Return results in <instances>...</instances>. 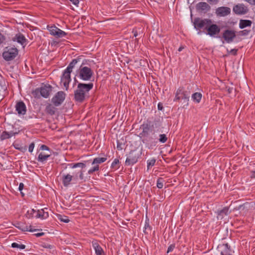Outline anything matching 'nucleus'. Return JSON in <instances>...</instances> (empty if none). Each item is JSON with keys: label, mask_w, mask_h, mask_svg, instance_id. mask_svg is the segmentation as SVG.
<instances>
[{"label": "nucleus", "mask_w": 255, "mask_h": 255, "mask_svg": "<svg viewBox=\"0 0 255 255\" xmlns=\"http://www.w3.org/2000/svg\"><path fill=\"white\" fill-rule=\"evenodd\" d=\"M247 1L252 5H255V0H247Z\"/></svg>", "instance_id": "56"}, {"label": "nucleus", "mask_w": 255, "mask_h": 255, "mask_svg": "<svg viewBox=\"0 0 255 255\" xmlns=\"http://www.w3.org/2000/svg\"><path fill=\"white\" fill-rule=\"evenodd\" d=\"M157 137L155 134V132H153L151 133L142 137V142L150 146H155L157 141L156 140Z\"/></svg>", "instance_id": "10"}, {"label": "nucleus", "mask_w": 255, "mask_h": 255, "mask_svg": "<svg viewBox=\"0 0 255 255\" xmlns=\"http://www.w3.org/2000/svg\"><path fill=\"white\" fill-rule=\"evenodd\" d=\"M42 247L44 248H46V249H53V246L51 245H50V244H44L43 245H42Z\"/></svg>", "instance_id": "45"}, {"label": "nucleus", "mask_w": 255, "mask_h": 255, "mask_svg": "<svg viewBox=\"0 0 255 255\" xmlns=\"http://www.w3.org/2000/svg\"><path fill=\"white\" fill-rule=\"evenodd\" d=\"M57 217L59 220H60L61 222H62L64 223H67L70 221L68 217H67L66 216L62 215L60 214H57Z\"/></svg>", "instance_id": "33"}, {"label": "nucleus", "mask_w": 255, "mask_h": 255, "mask_svg": "<svg viewBox=\"0 0 255 255\" xmlns=\"http://www.w3.org/2000/svg\"><path fill=\"white\" fill-rule=\"evenodd\" d=\"M251 177L252 178L255 177V171H253L251 172Z\"/></svg>", "instance_id": "59"}, {"label": "nucleus", "mask_w": 255, "mask_h": 255, "mask_svg": "<svg viewBox=\"0 0 255 255\" xmlns=\"http://www.w3.org/2000/svg\"><path fill=\"white\" fill-rule=\"evenodd\" d=\"M15 134V133L11 131V132H7L6 131H4L2 132V133L0 135V138L1 140H3L6 139H8L10 138L11 136L14 135Z\"/></svg>", "instance_id": "25"}, {"label": "nucleus", "mask_w": 255, "mask_h": 255, "mask_svg": "<svg viewBox=\"0 0 255 255\" xmlns=\"http://www.w3.org/2000/svg\"><path fill=\"white\" fill-rule=\"evenodd\" d=\"M238 49H232L229 52V53L232 54L233 55H236L237 54Z\"/></svg>", "instance_id": "47"}, {"label": "nucleus", "mask_w": 255, "mask_h": 255, "mask_svg": "<svg viewBox=\"0 0 255 255\" xmlns=\"http://www.w3.org/2000/svg\"><path fill=\"white\" fill-rule=\"evenodd\" d=\"M189 97L190 93L185 91L183 87H180L176 91L174 101L184 100L185 102H187Z\"/></svg>", "instance_id": "7"}, {"label": "nucleus", "mask_w": 255, "mask_h": 255, "mask_svg": "<svg viewBox=\"0 0 255 255\" xmlns=\"http://www.w3.org/2000/svg\"><path fill=\"white\" fill-rule=\"evenodd\" d=\"M140 154L141 153L137 150H131L126 159V164L127 165H130L136 163Z\"/></svg>", "instance_id": "6"}, {"label": "nucleus", "mask_w": 255, "mask_h": 255, "mask_svg": "<svg viewBox=\"0 0 255 255\" xmlns=\"http://www.w3.org/2000/svg\"><path fill=\"white\" fill-rule=\"evenodd\" d=\"M71 2H72V3L73 4H74L75 5L78 6V4H79V0H69Z\"/></svg>", "instance_id": "50"}, {"label": "nucleus", "mask_w": 255, "mask_h": 255, "mask_svg": "<svg viewBox=\"0 0 255 255\" xmlns=\"http://www.w3.org/2000/svg\"><path fill=\"white\" fill-rule=\"evenodd\" d=\"M210 23H212V20L208 18L201 19L199 17H196L193 21V25L196 30L204 28L206 30Z\"/></svg>", "instance_id": "5"}, {"label": "nucleus", "mask_w": 255, "mask_h": 255, "mask_svg": "<svg viewBox=\"0 0 255 255\" xmlns=\"http://www.w3.org/2000/svg\"><path fill=\"white\" fill-rule=\"evenodd\" d=\"M230 13V8L227 6L219 7L216 9V14L218 16H226Z\"/></svg>", "instance_id": "16"}, {"label": "nucleus", "mask_w": 255, "mask_h": 255, "mask_svg": "<svg viewBox=\"0 0 255 255\" xmlns=\"http://www.w3.org/2000/svg\"><path fill=\"white\" fill-rule=\"evenodd\" d=\"M5 36L0 32V45L5 40Z\"/></svg>", "instance_id": "44"}, {"label": "nucleus", "mask_w": 255, "mask_h": 255, "mask_svg": "<svg viewBox=\"0 0 255 255\" xmlns=\"http://www.w3.org/2000/svg\"><path fill=\"white\" fill-rule=\"evenodd\" d=\"M140 128L142 129L141 132L139 133V135L141 137L149 134L153 132L152 129L151 128L150 125L148 123L143 124L141 126Z\"/></svg>", "instance_id": "15"}, {"label": "nucleus", "mask_w": 255, "mask_h": 255, "mask_svg": "<svg viewBox=\"0 0 255 255\" xmlns=\"http://www.w3.org/2000/svg\"><path fill=\"white\" fill-rule=\"evenodd\" d=\"M18 50L16 48L5 47L2 53V57L3 59L7 62L13 60L18 55Z\"/></svg>", "instance_id": "4"}, {"label": "nucleus", "mask_w": 255, "mask_h": 255, "mask_svg": "<svg viewBox=\"0 0 255 255\" xmlns=\"http://www.w3.org/2000/svg\"><path fill=\"white\" fill-rule=\"evenodd\" d=\"M73 177V176L69 174L63 175L62 176V183L63 185L65 187H67L69 185Z\"/></svg>", "instance_id": "22"}, {"label": "nucleus", "mask_w": 255, "mask_h": 255, "mask_svg": "<svg viewBox=\"0 0 255 255\" xmlns=\"http://www.w3.org/2000/svg\"><path fill=\"white\" fill-rule=\"evenodd\" d=\"M183 48H184V47H182V46H180V47L178 48V51H179V52L183 50Z\"/></svg>", "instance_id": "60"}, {"label": "nucleus", "mask_w": 255, "mask_h": 255, "mask_svg": "<svg viewBox=\"0 0 255 255\" xmlns=\"http://www.w3.org/2000/svg\"><path fill=\"white\" fill-rule=\"evenodd\" d=\"M71 168H75L77 167H81L84 168L86 167V164L83 162H78L76 163L70 164L69 165Z\"/></svg>", "instance_id": "31"}, {"label": "nucleus", "mask_w": 255, "mask_h": 255, "mask_svg": "<svg viewBox=\"0 0 255 255\" xmlns=\"http://www.w3.org/2000/svg\"><path fill=\"white\" fill-rule=\"evenodd\" d=\"M47 208H44L43 209H42L41 211L42 212V215H40L39 214V211H37L36 213V215L35 216V218H42V219H46L47 217H48L49 215L47 211Z\"/></svg>", "instance_id": "26"}, {"label": "nucleus", "mask_w": 255, "mask_h": 255, "mask_svg": "<svg viewBox=\"0 0 255 255\" xmlns=\"http://www.w3.org/2000/svg\"><path fill=\"white\" fill-rule=\"evenodd\" d=\"M15 109L19 115H24L26 112V106L22 101L17 102L15 105Z\"/></svg>", "instance_id": "17"}, {"label": "nucleus", "mask_w": 255, "mask_h": 255, "mask_svg": "<svg viewBox=\"0 0 255 255\" xmlns=\"http://www.w3.org/2000/svg\"><path fill=\"white\" fill-rule=\"evenodd\" d=\"M197 8L201 10H209L210 9V6L205 2H200L197 4Z\"/></svg>", "instance_id": "24"}, {"label": "nucleus", "mask_w": 255, "mask_h": 255, "mask_svg": "<svg viewBox=\"0 0 255 255\" xmlns=\"http://www.w3.org/2000/svg\"><path fill=\"white\" fill-rule=\"evenodd\" d=\"M252 22L250 20L241 19L239 23V27L241 29H243L248 26H251Z\"/></svg>", "instance_id": "23"}, {"label": "nucleus", "mask_w": 255, "mask_h": 255, "mask_svg": "<svg viewBox=\"0 0 255 255\" xmlns=\"http://www.w3.org/2000/svg\"><path fill=\"white\" fill-rule=\"evenodd\" d=\"M15 148L16 149H20V148L18 147V146H17V147H15Z\"/></svg>", "instance_id": "64"}, {"label": "nucleus", "mask_w": 255, "mask_h": 255, "mask_svg": "<svg viewBox=\"0 0 255 255\" xmlns=\"http://www.w3.org/2000/svg\"><path fill=\"white\" fill-rule=\"evenodd\" d=\"M232 90H233V89L229 88V89H228V92H229V93H231L232 92Z\"/></svg>", "instance_id": "61"}, {"label": "nucleus", "mask_w": 255, "mask_h": 255, "mask_svg": "<svg viewBox=\"0 0 255 255\" xmlns=\"http://www.w3.org/2000/svg\"><path fill=\"white\" fill-rule=\"evenodd\" d=\"M175 244L170 245L168 248V249L167 251V253H169V252H172L173 250V249L175 248Z\"/></svg>", "instance_id": "43"}, {"label": "nucleus", "mask_w": 255, "mask_h": 255, "mask_svg": "<svg viewBox=\"0 0 255 255\" xmlns=\"http://www.w3.org/2000/svg\"><path fill=\"white\" fill-rule=\"evenodd\" d=\"M56 108L51 104H48L45 108V112L50 115H53L55 113Z\"/></svg>", "instance_id": "27"}, {"label": "nucleus", "mask_w": 255, "mask_h": 255, "mask_svg": "<svg viewBox=\"0 0 255 255\" xmlns=\"http://www.w3.org/2000/svg\"><path fill=\"white\" fill-rule=\"evenodd\" d=\"M11 247L13 248H19L20 249H24L25 248V246L23 244H18L16 243H13L11 244Z\"/></svg>", "instance_id": "40"}, {"label": "nucleus", "mask_w": 255, "mask_h": 255, "mask_svg": "<svg viewBox=\"0 0 255 255\" xmlns=\"http://www.w3.org/2000/svg\"><path fill=\"white\" fill-rule=\"evenodd\" d=\"M15 148L16 149H20V148L18 147V146H17V147H15Z\"/></svg>", "instance_id": "63"}, {"label": "nucleus", "mask_w": 255, "mask_h": 255, "mask_svg": "<svg viewBox=\"0 0 255 255\" xmlns=\"http://www.w3.org/2000/svg\"><path fill=\"white\" fill-rule=\"evenodd\" d=\"M12 40L14 41H16L21 45H23L25 43L27 40L22 34L18 33L12 38Z\"/></svg>", "instance_id": "19"}, {"label": "nucleus", "mask_w": 255, "mask_h": 255, "mask_svg": "<svg viewBox=\"0 0 255 255\" xmlns=\"http://www.w3.org/2000/svg\"><path fill=\"white\" fill-rule=\"evenodd\" d=\"M44 234V233L41 232V233H39L36 234L35 236L37 237H39L42 236Z\"/></svg>", "instance_id": "58"}, {"label": "nucleus", "mask_w": 255, "mask_h": 255, "mask_svg": "<svg viewBox=\"0 0 255 255\" xmlns=\"http://www.w3.org/2000/svg\"><path fill=\"white\" fill-rule=\"evenodd\" d=\"M221 247L224 248V250L221 251L220 253H223V254H230L231 251V246L228 244H224Z\"/></svg>", "instance_id": "28"}, {"label": "nucleus", "mask_w": 255, "mask_h": 255, "mask_svg": "<svg viewBox=\"0 0 255 255\" xmlns=\"http://www.w3.org/2000/svg\"><path fill=\"white\" fill-rule=\"evenodd\" d=\"M132 33H133L134 37H136L138 35V32L136 29H133L132 30Z\"/></svg>", "instance_id": "55"}, {"label": "nucleus", "mask_w": 255, "mask_h": 255, "mask_svg": "<svg viewBox=\"0 0 255 255\" xmlns=\"http://www.w3.org/2000/svg\"><path fill=\"white\" fill-rule=\"evenodd\" d=\"M92 246L97 255H104V251L97 241L94 240L92 242Z\"/></svg>", "instance_id": "18"}, {"label": "nucleus", "mask_w": 255, "mask_h": 255, "mask_svg": "<svg viewBox=\"0 0 255 255\" xmlns=\"http://www.w3.org/2000/svg\"><path fill=\"white\" fill-rule=\"evenodd\" d=\"M120 161L117 158H115L111 164V168L117 169L119 168Z\"/></svg>", "instance_id": "36"}, {"label": "nucleus", "mask_w": 255, "mask_h": 255, "mask_svg": "<svg viewBox=\"0 0 255 255\" xmlns=\"http://www.w3.org/2000/svg\"><path fill=\"white\" fill-rule=\"evenodd\" d=\"M65 99V94L63 91L57 92L52 98L51 101L55 106H60Z\"/></svg>", "instance_id": "11"}, {"label": "nucleus", "mask_w": 255, "mask_h": 255, "mask_svg": "<svg viewBox=\"0 0 255 255\" xmlns=\"http://www.w3.org/2000/svg\"><path fill=\"white\" fill-rule=\"evenodd\" d=\"M17 226H15V227L20 230H21L23 232H25V231H30V232H33L34 231H35V230H33L32 229H28V228L27 226H24L23 225H21L20 224H17Z\"/></svg>", "instance_id": "32"}, {"label": "nucleus", "mask_w": 255, "mask_h": 255, "mask_svg": "<svg viewBox=\"0 0 255 255\" xmlns=\"http://www.w3.org/2000/svg\"><path fill=\"white\" fill-rule=\"evenodd\" d=\"M71 73V72L70 71H67V69H65L61 77V82L63 83V85L66 88V90L68 89L69 83L71 80L70 76Z\"/></svg>", "instance_id": "13"}, {"label": "nucleus", "mask_w": 255, "mask_h": 255, "mask_svg": "<svg viewBox=\"0 0 255 255\" xmlns=\"http://www.w3.org/2000/svg\"><path fill=\"white\" fill-rule=\"evenodd\" d=\"M155 162L156 160L154 158L147 160V169H149L150 166H153L155 164Z\"/></svg>", "instance_id": "42"}, {"label": "nucleus", "mask_w": 255, "mask_h": 255, "mask_svg": "<svg viewBox=\"0 0 255 255\" xmlns=\"http://www.w3.org/2000/svg\"><path fill=\"white\" fill-rule=\"evenodd\" d=\"M81 59V56H79L77 58L73 59L66 69L72 72L73 69L75 67L77 63L80 61Z\"/></svg>", "instance_id": "21"}, {"label": "nucleus", "mask_w": 255, "mask_h": 255, "mask_svg": "<svg viewBox=\"0 0 255 255\" xmlns=\"http://www.w3.org/2000/svg\"><path fill=\"white\" fill-rule=\"evenodd\" d=\"M207 34L211 37H216L217 35L219 34L221 31L220 26L214 24L212 21V23H210L207 29Z\"/></svg>", "instance_id": "9"}, {"label": "nucleus", "mask_w": 255, "mask_h": 255, "mask_svg": "<svg viewBox=\"0 0 255 255\" xmlns=\"http://www.w3.org/2000/svg\"><path fill=\"white\" fill-rule=\"evenodd\" d=\"M233 10L236 14L238 15L245 14L249 11L248 7L243 4H238L235 5Z\"/></svg>", "instance_id": "14"}, {"label": "nucleus", "mask_w": 255, "mask_h": 255, "mask_svg": "<svg viewBox=\"0 0 255 255\" xmlns=\"http://www.w3.org/2000/svg\"><path fill=\"white\" fill-rule=\"evenodd\" d=\"M192 97L194 101L199 103L202 98V94L200 93L196 92L192 95Z\"/></svg>", "instance_id": "34"}, {"label": "nucleus", "mask_w": 255, "mask_h": 255, "mask_svg": "<svg viewBox=\"0 0 255 255\" xmlns=\"http://www.w3.org/2000/svg\"><path fill=\"white\" fill-rule=\"evenodd\" d=\"M208 1L211 4H216L218 2V0H208Z\"/></svg>", "instance_id": "51"}, {"label": "nucleus", "mask_w": 255, "mask_h": 255, "mask_svg": "<svg viewBox=\"0 0 255 255\" xmlns=\"http://www.w3.org/2000/svg\"><path fill=\"white\" fill-rule=\"evenodd\" d=\"M40 149L42 150H48L49 148L45 145H42L40 146Z\"/></svg>", "instance_id": "52"}, {"label": "nucleus", "mask_w": 255, "mask_h": 255, "mask_svg": "<svg viewBox=\"0 0 255 255\" xmlns=\"http://www.w3.org/2000/svg\"><path fill=\"white\" fill-rule=\"evenodd\" d=\"M37 211L33 209L29 210L25 214V216L27 218L29 219L33 217H35Z\"/></svg>", "instance_id": "29"}, {"label": "nucleus", "mask_w": 255, "mask_h": 255, "mask_svg": "<svg viewBox=\"0 0 255 255\" xmlns=\"http://www.w3.org/2000/svg\"><path fill=\"white\" fill-rule=\"evenodd\" d=\"M59 28H57V27L55 26H51L49 29V31H50V33L53 35V36H55L56 35V33H57V30Z\"/></svg>", "instance_id": "39"}, {"label": "nucleus", "mask_w": 255, "mask_h": 255, "mask_svg": "<svg viewBox=\"0 0 255 255\" xmlns=\"http://www.w3.org/2000/svg\"><path fill=\"white\" fill-rule=\"evenodd\" d=\"M75 82L78 83V85L76 89L74 91V99L76 102L82 103L88 97L89 92L93 89V83H79L75 78Z\"/></svg>", "instance_id": "1"}, {"label": "nucleus", "mask_w": 255, "mask_h": 255, "mask_svg": "<svg viewBox=\"0 0 255 255\" xmlns=\"http://www.w3.org/2000/svg\"><path fill=\"white\" fill-rule=\"evenodd\" d=\"M34 147V143L33 142L31 143L28 147V151L30 152H32Z\"/></svg>", "instance_id": "46"}, {"label": "nucleus", "mask_w": 255, "mask_h": 255, "mask_svg": "<svg viewBox=\"0 0 255 255\" xmlns=\"http://www.w3.org/2000/svg\"><path fill=\"white\" fill-rule=\"evenodd\" d=\"M50 156V155L44 154L42 153H40L38 156L37 160L38 161L43 162L46 161L47 158Z\"/></svg>", "instance_id": "30"}, {"label": "nucleus", "mask_w": 255, "mask_h": 255, "mask_svg": "<svg viewBox=\"0 0 255 255\" xmlns=\"http://www.w3.org/2000/svg\"><path fill=\"white\" fill-rule=\"evenodd\" d=\"M167 140V137L165 134H160L159 135V141L161 143H165Z\"/></svg>", "instance_id": "41"}, {"label": "nucleus", "mask_w": 255, "mask_h": 255, "mask_svg": "<svg viewBox=\"0 0 255 255\" xmlns=\"http://www.w3.org/2000/svg\"><path fill=\"white\" fill-rule=\"evenodd\" d=\"M144 228H145V231H144V232H145V231L146 230H149L150 231H151V227L149 226V224L147 222H145V226H144Z\"/></svg>", "instance_id": "49"}, {"label": "nucleus", "mask_w": 255, "mask_h": 255, "mask_svg": "<svg viewBox=\"0 0 255 255\" xmlns=\"http://www.w3.org/2000/svg\"><path fill=\"white\" fill-rule=\"evenodd\" d=\"M236 32L231 29H226L223 33V38L227 43H231L236 37Z\"/></svg>", "instance_id": "12"}, {"label": "nucleus", "mask_w": 255, "mask_h": 255, "mask_svg": "<svg viewBox=\"0 0 255 255\" xmlns=\"http://www.w3.org/2000/svg\"><path fill=\"white\" fill-rule=\"evenodd\" d=\"M157 107L159 110H162L163 109L162 105L160 103H158Z\"/></svg>", "instance_id": "57"}, {"label": "nucleus", "mask_w": 255, "mask_h": 255, "mask_svg": "<svg viewBox=\"0 0 255 255\" xmlns=\"http://www.w3.org/2000/svg\"><path fill=\"white\" fill-rule=\"evenodd\" d=\"M66 35L67 33L65 32L62 31V30L59 28L57 30V33H56V35L55 36L58 38H60L66 36Z\"/></svg>", "instance_id": "37"}, {"label": "nucleus", "mask_w": 255, "mask_h": 255, "mask_svg": "<svg viewBox=\"0 0 255 255\" xmlns=\"http://www.w3.org/2000/svg\"><path fill=\"white\" fill-rule=\"evenodd\" d=\"M52 91V87L50 85H44L40 88H37L32 92L33 96L37 98L41 96L47 98Z\"/></svg>", "instance_id": "3"}, {"label": "nucleus", "mask_w": 255, "mask_h": 255, "mask_svg": "<svg viewBox=\"0 0 255 255\" xmlns=\"http://www.w3.org/2000/svg\"><path fill=\"white\" fill-rule=\"evenodd\" d=\"M229 208L228 207H225L221 210H218L217 212V218L218 219H222L225 216L229 214Z\"/></svg>", "instance_id": "20"}, {"label": "nucleus", "mask_w": 255, "mask_h": 255, "mask_svg": "<svg viewBox=\"0 0 255 255\" xmlns=\"http://www.w3.org/2000/svg\"><path fill=\"white\" fill-rule=\"evenodd\" d=\"M164 182V180L162 178H158L157 180V187L159 189H161L163 186V183Z\"/></svg>", "instance_id": "38"}, {"label": "nucleus", "mask_w": 255, "mask_h": 255, "mask_svg": "<svg viewBox=\"0 0 255 255\" xmlns=\"http://www.w3.org/2000/svg\"><path fill=\"white\" fill-rule=\"evenodd\" d=\"M250 207H251L250 204L248 202H246L243 205H240L238 208V209L240 210H241V211L242 210L247 211L250 208Z\"/></svg>", "instance_id": "35"}, {"label": "nucleus", "mask_w": 255, "mask_h": 255, "mask_svg": "<svg viewBox=\"0 0 255 255\" xmlns=\"http://www.w3.org/2000/svg\"><path fill=\"white\" fill-rule=\"evenodd\" d=\"M79 178L81 180H83L84 179L83 171L82 170L80 171Z\"/></svg>", "instance_id": "53"}, {"label": "nucleus", "mask_w": 255, "mask_h": 255, "mask_svg": "<svg viewBox=\"0 0 255 255\" xmlns=\"http://www.w3.org/2000/svg\"><path fill=\"white\" fill-rule=\"evenodd\" d=\"M250 32V30H248L247 29L243 30L240 31V33L242 35H247L249 34V33Z\"/></svg>", "instance_id": "48"}, {"label": "nucleus", "mask_w": 255, "mask_h": 255, "mask_svg": "<svg viewBox=\"0 0 255 255\" xmlns=\"http://www.w3.org/2000/svg\"><path fill=\"white\" fill-rule=\"evenodd\" d=\"M107 157H98L95 158L92 162V164L94 165V166L88 170V174H92L94 172L99 171V164L105 162L107 160Z\"/></svg>", "instance_id": "8"}, {"label": "nucleus", "mask_w": 255, "mask_h": 255, "mask_svg": "<svg viewBox=\"0 0 255 255\" xmlns=\"http://www.w3.org/2000/svg\"><path fill=\"white\" fill-rule=\"evenodd\" d=\"M37 211H39V214L40 215H42V212L41 210H37Z\"/></svg>", "instance_id": "62"}, {"label": "nucleus", "mask_w": 255, "mask_h": 255, "mask_svg": "<svg viewBox=\"0 0 255 255\" xmlns=\"http://www.w3.org/2000/svg\"><path fill=\"white\" fill-rule=\"evenodd\" d=\"M23 188H24V184L22 183H20L19 184V187H18L19 190L20 191H21L23 189Z\"/></svg>", "instance_id": "54"}, {"label": "nucleus", "mask_w": 255, "mask_h": 255, "mask_svg": "<svg viewBox=\"0 0 255 255\" xmlns=\"http://www.w3.org/2000/svg\"><path fill=\"white\" fill-rule=\"evenodd\" d=\"M94 72L92 69L85 66L84 63H82L79 69L76 70V76L83 81H91Z\"/></svg>", "instance_id": "2"}]
</instances>
